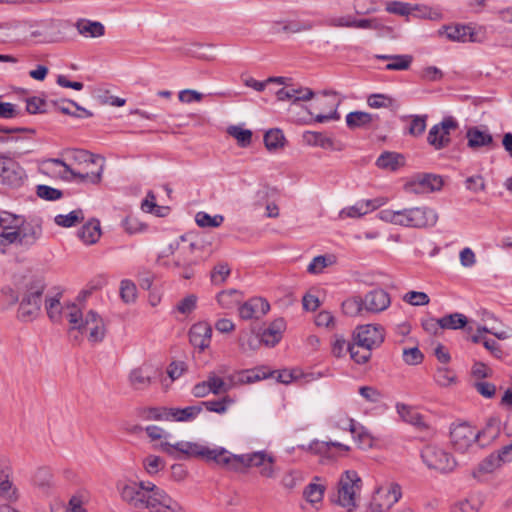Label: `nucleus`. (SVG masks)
<instances>
[{
  "label": "nucleus",
  "mask_w": 512,
  "mask_h": 512,
  "mask_svg": "<svg viewBox=\"0 0 512 512\" xmlns=\"http://www.w3.org/2000/svg\"><path fill=\"white\" fill-rule=\"evenodd\" d=\"M121 499L136 510L183 512L182 506L165 490L150 481H131L119 489Z\"/></svg>",
  "instance_id": "obj_1"
},
{
  "label": "nucleus",
  "mask_w": 512,
  "mask_h": 512,
  "mask_svg": "<svg viewBox=\"0 0 512 512\" xmlns=\"http://www.w3.org/2000/svg\"><path fill=\"white\" fill-rule=\"evenodd\" d=\"M48 163L61 166L59 176L64 180L79 179L81 182L98 184L102 179L105 160L83 149H71L65 153V160L49 159Z\"/></svg>",
  "instance_id": "obj_2"
},
{
  "label": "nucleus",
  "mask_w": 512,
  "mask_h": 512,
  "mask_svg": "<svg viewBox=\"0 0 512 512\" xmlns=\"http://www.w3.org/2000/svg\"><path fill=\"white\" fill-rule=\"evenodd\" d=\"M0 251L6 252L9 245L29 249L42 236V227L37 223L24 221L17 215L8 212L0 213Z\"/></svg>",
  "instance_id": "obj_3"
},
{
  "label": "nucleus",
  "mask_w": 512,
  "mask_h": 512,
  "mask_svg": "<svg viewBox=\"0 0 512 512\" xmlns=\"http://www.w3.org/2000/svg\"><path fill=\"white\" fill-rule=\"evenodd\" d=\"M170 254L173 256L171 267L178 270L183 279H191L194 274V266L209 258L211 252L205 249L202 241L189 239L181 236L169 246Z\"/></svg>",
  "instance_id": "obj_4"
},
{
  "label": "nucleus",
  "mask_w": 512,
  "mask_h": 512,
  "mask_svg": "<svg viewBox=\"0 0 512 512\" xmlns=\"http://www.w3.org/2000/svg\"><path fill=\"white\" fill-rule=\"evenodd\" d=\"M377 216L386 223L415 229L434 227L439 219L437 211L426 205L405 207L398 210L383 209Z\"/></svg>",
  "instance_id": "obj_5"
},
{
  "label": "nucleus",
  "mask_w": 512,
  "mask_h": 512,
  "mask_svg": "<svg viewBox=\"0 0 512 512\" xmlns=\"http://www.w3.org/2000/svg\"><path fill=\"white\" fill-rule=\"evenodd\" d=\"M45 281L40 277H26L20 288L21 299L17 317L22 322H31L41 313Z\"/></svg>",
  "instance_id": "obj_6"
},
{
  "label": "nucleus",
  "mask_w": 512,
  "mask_h": 512,
  "mask_svg": "<svg viewBox=\"0 0 512 512\" xmlns=\"http://www.w3.org/2000/svg\"><path fill=\"white\" fill-rule=\"evenodd\" d=\"M421 458L428 469L441 474L450 473L457 466L454 456L435 444L426 445L421 451Z\"/></svg>",
  "instance_id": "obj_7"
},
{
  "label": "nucleus",
  "mask_w": 512,
  "mask_h": 512,
  "mask_svg": "<svg viewBox=\"0 0 512 512\" xmlns=\"http://www.w3.org/2000/svg\"><path fill=\"white\" fill-rule=\"evenodd\" d=\"M402 496L401 486L393 481H385L375 489L367 506V512H385Z\"/></svg>",
  "instance_id": "obj_8"
},
{
  "label": "nucleus",
  "mask_w": 512,
  "mask_h": 512,
  "mask_svg": "<svg viewBox=\"0 0 512 512\" xmlns=\"http://www.w3.org/2000/svg\"><path fill=\"white\" fill-rule=\"evenodd\" d=\"M362 481L354 470L345 471L338 482L336 504L341 507L357 506V498L361 491Z\"/></svg>",
  "instance_id": "obj_9"
},
{
  "label": "nucleus",
  "mask_w": 512,
  "mask_h": 512,
  "mask_svg": "<svg viewBox=\"0 0 512 512\" xmlns=\"http://www.w3.org/2000/svg\"><path fill=\"white\" fill-rule=\"evenodd\" d=\"M484 434L485 430L480 431L466 422L456 423L450 428V442L456 451L464 453Z\"/></svg>",
  "instance_id": "obj_10"
},
{
  "label": "nucleus",
  "mask_w": 512,
  "mask_h": 512,
  "mask_svg": "<svg viewBox=\"0 0 512 512\" xmlns=\"http://www.w3.org/2000/svg\"><path fill=\"white\" fill-rule=\"evenodd\" d=\"M174 448L177 452L188 458L201 457L207 461H213L220 466H222L224 460L223 456H226V449L223 447L210 448L196 442L180 441L174 444Z\"/></svg>",
  "instance_id": "obj_11"
},
{
  "label": "nucleus",
  "mask_w": 512,
  "mask_h": 512,
  "mask_svg": "<svg viewBox=\"0 0 512 512\" xmlns=\"http://www.w3.org/2000/svg\"><path fill=\"white\" fill-rule=\"evenodd\" d=\"M443 185L444 181L440 175L432 173H418L411 176L405 182L403 189L409 194L424 195L440 191Z\"/></svg>",
  "instance_id": "obj_12"
},
{
  "label": "nucleus",
  "mask_w": 512,
  "mask_h": 512,
  "mask_svg": "<svg viewBox=\"0 0 512 512\" xmlns=\"http://www.w3.org/2000/svg\"><path fill=\"white\" fill-rule=\"evenodd\" d=\"M271 455L258 451L243 455H234L226 450V456H223L222 467L233 471H241L243 468L257 467L260 468Z\"/></svg>",
  "instance_id": "obj_13"
},
{
  "label": "nucleus",
  "mask_w": 512,
  "mask_h": 512,
  "mask_svg": "<svg viewBox=\"0 0 512 512\" xmlns=\"http://www.w3.org/2000/svg\"><path fill=\"white\" fill-rule=\"evenodd\" d=\"M327 25L332 28L381 30L384 28L382 22L377 18H356L351 14L334 16L327 20Z\"/></svg>",
  "instance_id": "obj_14"
},
{
  "label": "nucleus",
  "mask_w": 512,
  "mask_h": 512,
  "mask_svg": "<svg viewBox=\"0 0 512 512\" xmlns=\"http://www.w3.org/2000/svg\"><path fill=\"white\" fill-rule=\"evenodd\" d=\"M157 371L158 370L148 362H144L132 368L127 375L130 388L134 391L148 390L154 382Z\"/></svg>",
  "instance_id": "obj_15"
},
{
  "label": "nucleus",
  "mask_w": 512,
  "mask_h": 512,
  "mask_svg": "<svg viewBox=\"0 0 512 512\" xmlns=\"http://www.w3.org/2000/svg\"><path fill=\"white\" fill-rule=\"evenodd\" d=\"M458 128V123L452 117L444 118L439 124L431 127L428 132L427 142L436 150L447 147L450 142L451 131Z\"/></svg>",
  "instance_id": "obj_16"
},
{
  "label": "nucleus",
  "mask_w": 512,
  "mask_h": 512,
  "mask_svg": "<svg viewBox=\"0 0 512 512\" xmlns=\"http://www.w3.org/2000/svg\"><path fill=\"white\" fill-rule=\"evenodd\" d=\"M25 171L20 164L8 155L0 156V183L10 187L20 186L25 179Z\"/></svg>",
  "instance_id": "obj_17"
},
{
  "label": "nucleus",
  "mask_w": 512,
  "mask_h": 512,
  "mask_svg": "<svg viewBox=\"0 0 512 512\" xmlns=\"http://www.w3.org/2000/svg\"><path fill=\"white\" fill-rule=\"evenodd\" d=\"M384 329L380 325L366 324L359 326L354 335V341L358 345L365 347L372 351V349L379 347L384 341Z\"/></svg>",
  "instance_id": "obj_18"
},
{
  "label": "nucleus",
  "mask_w": 512,
  "mask_h": 512,
  "mask_svg": "<svg viewBox=\"0 0 512 512\" xmlns=\"http://www.w3.org/2000/svg\"><path fill=\"white\" fill-rule=\"evenodd\" d=\"M81 333H87L88 340L92 343L101 342L106 333L103 319L94 311H89L82 325L78 329Z\"/></svg>",
  "instance_id": "obj_19"
},
{
  "label": "nucleus",
  "mask_w": 512,
  "mask_h": 512,
  "mask_svg": "<svg viewBox=\"0 0 512 512\" xmlns=\"http://www.w3.org/2000/svg\"><path fill=\"white\" fill-rule=\"evenodd\" d=\"M363 302L366 312L377 314L385 311L390 306L391 298L387 291L378 288L366 293Z\"/></svg>",
  "instance_id": "obj_20"
},
{
  "label": "nucleus",
  "mask_w": 512,
  "mask_h": 512,
  "mask_svg": "<svg viewBox=\"0 0 512 512\" xmlns=\"http://www.w3.org/2000/svg\"><path fill=\"white\" fill-rule=\"evenodd\" d=\"M467 146L474 150L492 149L495 147V141L492 134L487 129L479 127H470L466 132Z\"/></svg>",
  "instance_id": "obj_21"
},
{
  "label": "nucleus",
  "mask_w": 512,
  "mask_h": 512,
  "mask_svg": "<svg viewBox=\"0 0 512 512\" xmlns=\"http://www.w3.org/2000/svg\"><path fill=\"white\" fill-rule=\"evenodd\" d=\"M211 336L212 327L207 322L195 323L189 330L190 343L200 351H204L210 346Z\"/></svg>",
  "instance_id": "obj_22"
},
{
  "label": "nucleus",
  "mask_w": 512,
  "mask_h": 512,
  "mask_svg": "<svg viewBox=\"0 0 512 512\" xmlns=\"http://www.w3.org/2000/svg\"><path fill=\"white\" fill-rule=\"evenodd\" d=\"M441 35H445L447 39L456 42H479L481 39L478 33L468 25H454L444 27L440 30Z\"/></svg>",
  "instance_id": "obj_23"
},
{
  "label": "nucleus",
  "mask_w": 512,
  "mask_h": 512,
  "mask_svg": "<svg viewBox=\"0 0 512 512\" xmlns=\"http://www.w3.org/2000/svg\"><path fill=\"white\" fill-rule=\"evenodd\" d=\"M270 309L269 303L260 297L251 298L239 307V315L244 320L259 318Z\"/></svg>",
  "instance_id": "obj_24"
},
{
  "label": "nucleus",
  "mask_w": 512,
  "mask_h": 512,
  "mask_svg": "<svg viewBox=\"0 0 512 512\" xmlns=\"http://www.w3.org/2000/svg\"><path fill=\"white\" fill-rule=\"evenodd\" d=\"M273 26L277 33L298 34L311 31L314 27L311 21L297 19H281L273 22Z\"/></svg>",
  "instance_id": "obj_25"
},
{
  "label": "nucleus",
  "mask_w": 512,
  "mask_h": 512,
  "mask_svg": "<svg viewBox=\"0 0 512 512\" xmlns=\"http://www.w3.org/2000/svg\"><path fill=\"white\" fill-rule=\"evenodd\" d=\"M396 410L403 421L414 426L418 430L425 431L429 429V425L425 421L423 415H421L415 408L403 403H397Z\"/></svg>",
  "instance_id": "obj_26"
},
{
  "label": "nucleus",
  "mask_w": 512,
  "mask_h": 512,
  "mask_svg": "<svg viewBox=\"0 0 512 512\" xmlns=\"http://www.w3.org/2000/svg\"><path fill=\"white\" fill-rule=\"evenodd\" d=\"M320 113L316 114L315 121L318 123L327 122L330 120H338L340 118L337 112L338 101L333 94L332 98L325 97L318 102Z\"/></svg>",
  "instance_id": "obj_27"
},
{
  "label": "nucleus",
  "mask_w": 512,
  "mask_h": 512,
  "mask_svg": "<svg viewBox=\"0 0 512 512\" xmlns=\"http://www.w3.org/2000/svg\"><path fill=\"white\" fill-rule=\"evenodd\" d=\"M285 330V321L282 318L274 320L270 325L263 331L261 335V342L266 346L276 345L282 338V334Z\"/></svg>",
  "instance_id": "obj_28"
},
{
  "label": "nucleus",
  "mask_w": 512,
  "mask_h": 512,
  "mask_svg": "<svg viewBox=\"0 0 512 512\" xmlns=\"http://www.w3.org/2000/svg\"><path fill=\"white\" fill-rule=\"evenodd\" d=\"M0 497L8 502H15L18 499L17 488L9 479L8 466L0 464Z\"/></svg>",
  "instance_id": "obj_29"
},
{
  "label": "nucleus",
  "mask_w": 512,
  "mask_h": 512,
  "mask_svg": "<svg viewBox=\"0 0 512 512\" xmlns=\"http://www.w3.org/2000/svg\"><path fill=\"white\" fill-rule=\"evenodd\" d=\"M484 504L481 494H471L453 503L452 512H479Z\"/></svg>",
  "instance_id": "obj_30"
},
{
  "label": "nucleus",
  "mask_w": 512,
  "mask_h": 512,
  "mask_svg": "<svg viewBox=\"0 0 512 512\" xmlns=\"http://www.w3.org/2000/svg\"><path fill=\"white\" fill-rule=\"evenodd\" d=\"M379 60H386L389 63L385 66L386 70L404 71L408 70L413 62V57L408 54L402 55H385L379 54L375 56Z\"/></svg>",
  "instance_id": "obj_31"
},
{
  "label": "nucleus",
  "mask_w": 512,
  "mask_h": 512,
  "mask_svg": "<svg viewBox=\"0 0 512 512\" xmlns=\"http://www.w3.org/2000/svg\"><path fill=\"white\" fill-rule=\"evenodd\" d=\"M377 119L378 117L375 114L363 111H354L347 114L346 124L350 129L369 128Z\"/></svg>",
  "instance_id": "obj_32"
},
{
  "label": "nucleus",
  "mask_w": 512,
  "mask_h": 512,
  "mask_svg": "<svg viewBox=\"0 0 512 512\" xmlns=\"http://www.w3.org/2000/svg\"><path fill=\"white\" fill-rule=\"evenodd\" d=\"M78 236L86 245L95 244L101 236L100 222L95 219L88 221L78 231Z\"/></svg>",
  "instance_id": "obj_33"
},
{
  "label": "nucleus",
  "mask_w": 512,
  "mask_h": 512,
  "mask_svg": "<svg viewBox=\"0 0 512 512\" xmlns=\"http://www.w3.org/2000/svg\"><path fill=\"white\" fill-rule=\"evenodd\" d=\"M78 32L84 37L98 38L104 35L105 27L98 21L80 19L76 23Z\"/></svg>",
  "instance_id": "obj_34"
},
{
  "label": "nucleus",
  "mask_w": 512,
  "mask_h": 512,
  "mask_svg": "<svg viewBox=\"0 0 512 512\" xmlns=\"http://www.w3.org/2000/svg\"><path fill=\"white\" fill-rule=\"evenodd\" d=\"M376 165L383 170L396 171L404 165V157L399 153L384 152L378 157Z\"/></svg>",
  "instance_id": "obj_35"
},
{
  "label": "nucleus",
  "mask_w": 512,
  "mask_h": 512,
  "mask_svg": "<svg viewBox=\"0 0 512 512\" xmlns=\"http://www.w3.org/2000/svg\"><path fill=\"white\" fill-rule=\"evenodd\" d=\"M202 411L201 405L187 406L185 408H171L166 413V418L184 422L195 419Z\"/></svg>",
  "instance_id": "obj_36"
},
{
  "label": "nucleus",
  "mask_w": 512,
  "mask_h": 512,
  "mask_svg": "<svg viewBox=\"0 0 512 512\" xmlns=\"http://www.w3.org/2000/svg\"><path fill=\"white\" fill-rule=\"evenodd\" d=\"M304 142L309 146H317L323 149H335L334 140L321 132L307 131L303 134Z\"/></svg>",
  "instance_id": "obj_37"
},
{
  "label": "nucleus",
  "mask_w": 512,
  "mask_h": 512,
  "mask_svg": "<svg viewBox=\"0 0 512 512\" xmlns=\"http://www.w3.org/2000/svg\"><path fill=\"white\" fill-rule=\"evenodd\" d=\"M230 382H226L216 372H210L207 375L205 383L207 384L211 394L218 395L220 393H227L232 387V378H229Z\"/></svg>",
  "instance_id": "obj_38"
},
{
  "label": "nucleus",
  "mask_w": 512,
  "mask_h": 512,
  "mask_svg": "<svg viewBox=\"0 0 512 512\" xmlns=\"http://www.w3.org/2000/svg\"><path fill=\"white\" fill-rule=\"evenodd\" d=\"M501 466L502 464L498 460L495 453H491L478 464L477 468L473 471V476L481 477L485 474H491L498 470Z\"/></svg>",
  "instance_id": "obj_39"
},
{
  "label": "nucleus",
  "mask_w": 512,
  "mask_h": 512,
  "mask_svg": "<svg viewBox=\"0 0 512 512\" xmlns=\"http://www.w3.org/2000/svg\"><path fill=\"white\" fill-rule=\"evenodd\" d=\"M325 487L321 484L310 483L303 491L305 500L318 510V504L322 503Z\"/></svg>",
  "instance_id": "obj_40"
},
{
  "label": "nucleus",
  "mask_w": 512,
  "mask_h": 512,
  "mask_svg": "<svg viewBox=\"0 0 512 512\" xmlns=\"http://www.w3.org/2000/svg\"><path fill=\"white\" fill-rule=\"evenodd\" d=\"M84 213L81 209H76L68 214H59L55 216L54 222L61 227L70 228L78 225L84 220Z\"/></svg>",
  "instance_id": "obj_41"
},
{
  "label": "nucleus",
  "mask_w": 512,
  "mask_h": 512,
  "mask_svg": "<svg viewBox=\"0 0 512 512\" xmlns=\"http://www.w3.org/2000/svg\"><path fill=\"white\" fill-rule=\"evenodd\" d=\"M467 322V317L461 313H452L438 319V323L442 329H461L466 326Z\"/></svg>",
  "instance_id": "obj_42"
},
{
  "label": "nucleus",
  "mask_w": 512,
  "mask_h": 512,
  "mask_svg": "<svg viewBox=\"0 0 512 512\" xmlns=\"http://www.w3.org/2000/svg\"><path fill=\"white\" fill-rule=\"evenodd\" d=\"M235 403V400L233 397L229 395L223 396L221 399L218 400H208L202 402V405L209 411L217 414H225L229 407L232 406Z\"/></svg>",
  "instance_id": "obj_43"
},
{
  "label": "nucleus",
  "mask_w": 512,
  "mask_h": 512,
  "mask_svg": "<svg viewBox=\"0 0 512 512\" xmlns=\"http://www.w3.org/2000/svg\"><path fill=\"white\" fill-rule=\"evenodd\" d=\"M61 293L55 294H45V309L48 317L52 321H57L60 319L61 315V303H60Z\"/></svg>",
  "instance_id": "obj_44"
},
{
  "label": "nucleus",
  "mask_w": 512,
  "mask_h": 512,
  "mask_svg": "<svg viewBox=\"0 0 512 512\" xmlns=\"http://www.w3.org/2000/svg\"><path fill=\"white\" fill-rule=\"evenodd\" d=\"M285 137L283 132L280 129H270L264 135V143L265 147L269 151H276L281 149L285 145Z\"/></svg>",
  "instance_id": "obj_45"
},
{
  "label": "nucleus",
  "mask_w": 512,
  "mask_h": 512,
  "mask_svg": "<svg viewBox=\"0 0 512 512\" xmlns=\"http://www.w3.org/2000/svg\"><path fill=\"white\" fill-rule=\"evenodd\" d=\"M241 299V293L236 289L222 291L217 295V301L224 309H233L241 302Z\"/></svg>",
  "instance_id": "obj_46"
},
{
  "label": "nucleus",
  "mask_w": 512,
  "mask_h": 512,
  "mask_svg": "<svg viewBox=\"0 0 512 512\" xmlns=\"http://www.w3.org/2000/svg\"><path fill=\"white\" fill-rule=\"evenodd\" d=\"M349 430L355 435L358 446L362 449L370 448L373 444V439L370 434L362 427L358 428L353 419H348Z\"/></svg>",
  "instance_id": "obj_47"
},
{
  "label": "nucleus",
  "mask_w": 512,
  "mask_h": 512,
  "mask_svg": "<svg viewBox=\"0 0 512 512\" xmlns=\"http://www.w3.org/2000/svg\"><path fill=\"white\" fill-rule=\"evenodd\" d=\"M331 447H337L344 451L350 450L349 446L342 444L340 442H332V441L325 442V441H318V440L311 442L306 449L315 454H325L330 450Z\"/></svg>",
  "instance_id": "obj_48"
},
{
  "label": "nucleus",
  "mask_w": 512,
  "mask_h": 512,
  "mask_svg": "<svg viewBox=\"0 0 512 512\" xmlns=\"http://www.w3.org/2000/svg\"><path fill=\"white\" fill-rule=\"evenodd\" d=\"M367 204H364L363 199L357 201L354 205L348 206L343 208L339 212V219H346V218H360L367 213L366 209Z\"/></svg>",
  "instance_id": "obj_49"
},
{
  "label": "nucleus",
  "mask_w": 512,
  "mask_h": 512,
  "mask_svg": "<svg viewBox=\"0 0 512 512\" xmlns=\"http://www.w3.org/2000/svg\"><path fill=\"white\" fill-rule=\"evenodd\" d=\"M342 309L346 315L357 316L365 311L363 298L355 296L342 303Z\"/></svg>",
  "instance_id": "obj_50"
},
{
  "label": "nucleus",
  "mask_w": 512,
  "mask_h": 512,
  "mask_svg": "<svg viewBox=\"0 0 512 512\" xmlns=\"http://www.w3.org/2000/svg\"><path fill=\"white\" fill-rule=\"evenodd\" d=\"M335 262L334 256L319 255L313 258L307 267V271L311 274H319L326 267L332 265Z\"/></svg>",
  "instance_id": "obj_51"
},
{
  "label": "nucleus",
  "mask_w": 512,
  "mask_h": 512,
  "mask_svg": "<svg viewBox=\"0 0 512 512\" xmlns=\"http://www.w3.org/2000/svg\"><path fill=\"white\" fill-rule=\"evenodd\" d=\"M348 352L350 353L351 359L357 364H364L371 358V351L358 345L355 341L353 344L348 345Z\"/></svg>",
  "instance_id": "obj_52"
},
{
  "label": "nucleus",
  "mask_w": 512,
  "mask_h": 512,
  "mask_svg": "<svg viewBox=\"0 0 512 512\" xmlns=\"http://www.w3.org/2000/svg\"><path fill=\"white\" fill-rule=\"evenodd\" d=\"M165 461L156 455H148L143 459V468L147 474L153 476L163 470Z\"/></svg>",
  "instance_id": "obj_53"
},
{
  "label": "nucleus",
  "mask_w": 512,
  "mask_h": 512,
  "mask_svg": "<svg viewBox=\"0 0 512 512\" xmlns=\"http://www.w3.org/2000/svg\"><path fill=\"white\" fill-rule=\"evenodd\" d=\"M195 221L200 227H219L223 223L224 217L222 215L211 216L206 212L200 211L195 215Z\"/></svg>",
  "instance_id": "obj_54"
},
{
  "label": "nucleus",
  "mask_w": 512,
  "mask_h": 512,
  "mask_svg": "<svg viewBox=\"0 0 512 512\" xmlns=\"http://www.w3.org/2000/svg\"><path fill=\"white\" fill-rule=\"evenodd\" d=\"M227 132L230 136L234 137L237 140L238 144L242 147H246L251 143V130L244 129L240 126H230Z\"/></svg>",
  "instance_id": "obj_55"
},
{
  "label": "nucleus",
  "mask_w": 512,
  "mask_h": 512,
  "mask_svg": "<svg viewBox=\"0 0 512 512\" xmlns=\"http://www.w3.org/2000/svg\"><path fill=\"white\" fill-rule=\"evenodd\" d=\"M434 379L439 386L448 387L456 383V374L447 367H439Z\"/></svg>",
  "instance_id": "obj_56"
},
{
  "label": "nucleus",
  "mask_w": 512,
  "mask_h": 512,
  "mask_svg": "<svg viewBox=\"0 0 512 512\" xmlns=\"http://www.w3.org/2000/svg\"><path fill=\"white\" fill-rule=\"evenodd\" d=\"M121 299L127 303L132 304L137 299V287L130 280H122L120 284Z\"/></svg>",
  "instance_id": "obj_57"
},
{
  "label": "nucleus",
  "mask_w": 512,
  "mask_h": 512,
  "mask_svg": "<svg viewBox=\"0 0 512 512\" xmlns=\"http://www.w3.org/2000/svg\"><path fill=\"white\" fill-rule=\"evenodd\" d=\"M394 102V99L386 94H371L367 98L368 106L374 109L390 108Z\"/></svg>",
  "instance_id": "obj_58"
},
{
  "label": "nucleus",
  "mask_w": 512,
  "mask_h": 512,
  "mask_svg": "<svg viewBox=\"0 0 512 512\" xmlns=\"http://www.w3.org/2000/svg\"><path fill=\"white\" fill-rule=\"evenodd\" d=\"M385 10L388 13L396 14L400 16H408L415 10V8L406 2L401 1H389L386 3Z\"/></svg>",
  "instance_id": "obj_59"
},
{
  "label": "nucleus",
  "mask_w": 512,
  "mask_h": 512,
  "mask_svg": "<svg viewBox=\"0 0 512 512\" xmlns=\"http://www.w3.org/2000/svg\"><path fill=\"white\" fill-rule=\"evenodd\" d=\"M403 301L412 306H426L429 304L430 298L425 292L409 291L404 294Z\"/></svg>",
  "instance_id": "obj_60"
},
{
  "label": "nucleus",
  "mask_w": 512,
  "mask_h": 512,
  "mask_svg": "<svg viewBox=\"0 0 512 512\" xmlns=\"http://www.w3.org/2000/svg\"><path fill=\"white\" fill-rule=\"evenodd\" d=\"M198 298L194 294H189L181 299L177 305L176 310L183 315L191 314L197 307Z\"/></svg>",
  "instance_id": "obj_61"
},
{
  "label": "nucleus",
  "mask_w": 512,
  "mask_h": 512,
  "mask_svg": "<svg viewBox=\"0 0 512 512\" xmlns=\"http://www.w3.org/2000/svg\"><path fill=\"white\" fill-rule=\"evenodd\" d=\"M288 87L291 94L292 103H297L299 101H309L314 96V92L310 88L302 86L295 87L292 85Z\"/></svg>",
  "instance_id": "obj_62"
},
{
  "label": "nucleus",
  "mask_w": 512,
  "mask_h": 512,
  "mask_svg": "<svg viewBox=\"0 0 512 512\" xmlns=\"http://www.w3.org/2000/svg\"><path fill=\"white\" fill-rule=\"evenodd\" d=\"M37 195L38 197L48 200L55 201L62 197L63 193L61 190L47 186V185H38L37 186Z\"/></svg>",
  "instance_id": "obj_63"
},
{
  "label": "nucleus",
  "mask_w": 512,
  "mask_h": 512,
  "mask_svg": "<svg viewBox=\"0 0 512 512\" xmlns=\"http://www.w3.org/2000/svg\"><path fill=\"white\" fill-rule=\"evenodd\" d=\"M403 360L408 365H418L423 361V354L417 347L405 348L402 352Z\"/></svg>",
  "instance_id": "obj_64"
}]
</instances>
